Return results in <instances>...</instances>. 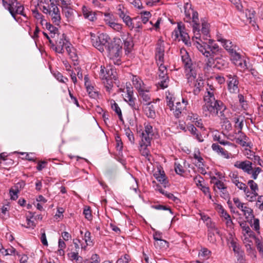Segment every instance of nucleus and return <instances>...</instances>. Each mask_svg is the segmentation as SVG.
I'll return each instance as SVG.
<instances>
[{
	"label": "nucleus",
	"mask_w": 263,
	"mask_h": 263,
	"mask_svg": "<svg viewBox=\"0 0 263 263\" xmlns=\"http://www.w3.org/2000/svg\"><path fill=\"white\" fill-rule=\"evenodd\" d=\"M202 26L201 32L204 40H206V42H203L202 45L199 43V41H196L197 47L205 57L204 71L206 74H210L212 73L214 64V43L213 40L208 39L210 37L209 24L205 22L202 23Z\"/></svg>",
	"instance_id": "f257e3e1"
},
{
	"label": "nucleus",
	"mask_w": 263,
	"mask_h": 263,
	"mask_svg": "<svg viewBox=\"0 0 263 263\" xmlns=\"http://www.w3.org/2000/svg\"><path fill=\"white\" fill-rule=\"evenodd\" d=\"M185 17L184 21L186 22L191 23V21L193 23V31L194 36L193 39H194L200 41L201 34L200 33V24L199 23L198 14L197 12L195 11L191 8V5L186 3L184 6Z\"/></svg>",
	"instance_id": "f03ea898"
},
{
	"label": "nucleus",
	"mask_w": 263,
	"mask_h": 263,
	"mask_svg": "<svg viewBox=\"0 0 263 263\" xmlns=\"http://www.w3.org/2000/svg\"><path fill=\"white\" fill-rule=\"evenodd\" d=\"M120 42L119 39L111 41L105 48L108 52L107 56L109 58L110 64L112 63L116 65L121 64L122 46H120Z\"/></svg>",
	"instance_id": "7ed1b4c3"
},
{
	"label": "nucleus",
	"mask_w": 263,
	"mask_h": 263,
	"mask_svg": "<svg viewBox=\"0 0 263 263\" xmlns=\"http://www.w3.org/2000/svg\"><path fill=\"white\" fill-rule=\"evenodd\" d=\"M206 91L203 97L204 105L202 106L203 112L205 116H210L213 114L214 106L212 105L214 100V87L212 80L208 78Z\"/></svg>",
	"instance_id": "20e7f679"
},
{
	"label": "nucleus",
	"mask_w": 263,
	"mask_h": 263,
	"mask_svg": "<svg viewBox=\"0 0 263 263\" xmlns=\"http://www.w3.org/2000/svg\"><path fill=\"white\" fill-rule=\"evenodd\" d=\"M42 11L50 16L51 21L55 25H59L60 24L61 20L60 10L53 2H51L48 6H43Z\"/></svg>",
	"instance_id": "39448f33"
},
{
	"label": "nucleus",
	"mask_w": 263,
	"mask_h": 263,
	"mask_svg": "<svg viewBox=\"0 0 263 263\" xmlns=\"http://www.w3.org/2000/svg\"><path fill=\"white\" fill-rule=\"evenodd\" d=\"M196 71L186 74L187 83L192 88H194L193 92L195 95H198L201 88L203 86V81L201 78H196Z\"/></svg>",
	"instance_id": "423d86ee"
},
{
	"label": "nucleus",
	"mask_w": 263,
	"mask_h": 263,
	"mask_svg": "<svg viewBox=\"0 0 263 263\" xmlns=\"http://www.w3.org/2000/svg\"><path fill=\"white\" fill-rule=\"evenodd\" d=\"M109 36L104 33H101L97 36H94L91 39L92 43L94 47L97 48L101 52L104 50V47L107 46L111 41Z\"/></svg>",
	"instance_id": "0eeeda50"
},
{
	"label": "nucleus",
	"mask_w": 263,
	"mask_h": 263,
	"mask_svg": "<svg viewBox=\"0 0 263 263\" xmlns=\"http://www.w3.org/2000/svg\"><path fill=\"white\" fill-rule=\"evenodd\" d=\"M230 54L233 63L239 68L240 70L244 71L247 69L250 68V66H248V60L242 58L240 54L236 52V49L231 50V52Z\"/></svg>",
	"instance_id": "6e6552de"
},
{
	"label": "nucleus",
	"mask_w": 263,
	"mask_h": 263,
	"mask_svg": "<svg viewBox=\"0 0 263 263\" xmlns=\"http://www.w3.org/2000/svg\"><path fill=\"white\" fill-rule=\"evenodd\" d=\"M24 7L21 5L17 0H11V5L9 11L12 16L17 22L19 21L20 17H16V14H20L26 18H27L26 14L24 12Z\"/></svg>",
	"instance_id": "1a4fd4ad"
},
{
	"label": "nucleus",
	"mask_w": 263,
	"mask_h": 263,
	"mask_svg": "<svg viewBox=\"0 0 263 263\" xmlns=\"http://www.w3.org/2000/svg\"><path fill=\"white\" fill-rule=\"evenodd\" d=\"M158 76L160 79L158 85L160 88L164 89L167 87L169 82L167 70L166 66L162 63L159 66Z\"/></svg>",
	"instance_id": "9d476101"
},
{
	"label": "nucleus",
	"mask_w": 263,
	"mask_h": 263,
	"mask_svg": "<svg viewBox=\"0 0 263 263\" xmlns=\"http://www.w3.org/2000/svg\"><path fill=\"white\" fill-rule=\"evenodd\" d=\"M180 54L182 62L184 65L186 74L191 73L192 72V71H195L196 70L193 67L191 60L186 50L184 49H181Z\"/></svg>",
	"instance_id": "9b49d317"
},
{
	"label": "nucleus",
	"mask_w": 263,
	"mask_h": 263,
	"mask_svg": "<svg viewBox=\"0 0 263 263\" xmlns=\"http://www.w3.org/2000/svg\"><path fill=\"white\" fill-rule=\"evenodd\" d=\"M233 201L236 206L241 211L243 212V215L246 216L247 221L254 218L253 210L249 207L246 206L244 203L241 202L238 198L235 197L233 198Z\"/></svg>",
	"instance_id": "f8f14e48"
},
{
	"label": "nucleus",
	"mask_w": 263,
	"mask_h": 263,
	"mask_svg": "<svg viewBox=\"0 0 263 263\" xmlns=\"http://www.w3.org/2000/svg\"><path fill=\"white\" fill-rule=\"evenodd\" d=\"M228 80V89L230 93H237L239 92V80L238 78L235 74H228L227 76Z\"/></svg>",
	"instance_id": "ddd939ff"
},
{
	"label": "nucleus",
	"mask_w": 263,
	"mask_h": 263,
	"mask_svg": "<svg viewBox=\"0 0 263 263\" xmlns=\"http://www.w3.org/2000/svg\"><path fill=\"white\" fill-rule=\"evenodd\" d=\"M141 140L146 142H151L154 135L153 126L150 124H144V129L138 132Z\"/></svg>",
	"instance_id": "4468645a"
},
{
	"label": "nucleus",
	"mask_w": 263,
	"mask_h": 263,
	"mask_svg": "<svg viewBox=\"0 0 263 263\" xmlns=\"http://www.w3.org/2000/svg\"><path fill=\"white\" fill-rule=\"evenodd\" d=\"M133 91L129 87H127V96H125V100L134 110L139 111L141 104L136 102V99L133 97Z\"/></svg>",
	"instance_id": "2eb2a0df"
},
{
	"label": "nucleus",
	"mask_w": 263,
	"mask_h": 263,
	"mask_svg": "<svg viewBox=\"0 0 263 263\" xmlns=\"http://www.w3.org/2000/svg\"><path fill=\"white\" fill-rule=\"evenodd\" d=\"M187 104V102L182 99L181 102H176V105L175 106L173 105V107H171L170 109L173 111L175 117L179 118L181 116L182 112L185 109Z\"/></svg>",
	"instance_id": "dca6fc26"
},
{
	"label": "nucleus",
	"mask_w": 263,
	"mask_h": 263,
	"mask_svg": "<svg viewBox=\"0 0 263 263\" xmlns=\"http://www.w3.org/2000/svg\"><path fill=\"white\" fill-rule=\"evenodd\" d=\"M69 45H71V44L66 40V35L65 34L63 33L60 37L59 40L57 41L54 50L57 52L63 53L64 52V47H65L66 49V46H68Z\"/></svg>",
	"instance_id": "f3484780"
},
{
	"label": "nucleus",
	"mask_w": 263,
	"mask_h": 263,
	"mask_svg": "<svg viewBox=\"0 0 263 263\" xmlns=\"http://www.w3.org/2000/svg\"><path fill=\"white\" fill-rule=\"evenodd\" d=\"M234 166L236 168L243 170V172L251 174L252 170V163L249 161H237L234 163Z\"/></svg>",
	"instance_id": "a211bd4d"
},
{
	"label": "nucleus",
	"mask_w": 263,
	"mask_h": 263,
	"mask_svg": "<svg viewBox=\"0 0 263 263\" xmlns=\"http://www.w3.org/2000/svg\"><path fill=\"white\" fill-rule=\"evenodd\" d=\"M230 177L233 183H234L239 189L243 190L247 196H249V195L248 193H250V191L246 184L239 181L237 175L233 173L232 175H230Z\"/></svg>",
	"instance_id": "6ab92c4d"
},
{
	"label": "nucleus",
	"mask_w": 263,
	"mask_h": 263,
	"mask_svg": "<svg viewBox=\"0 0 263 263\" xmlns=\"http://www.w3.org/2000/svg\"><path fill=\"white\" fill-rule=\"evenodd\" d=\"M105 68H102L101 67L100 78L103 80L104 79H109L116 80V72L115 69L109 68L104 70Z\"/></svg>",
	"instance_id": "aec40b11"
},
{
	"label": "nucleus",
	"mask_w": 263,
	"mask_h": 263,
	"mask_svg": "<svg viewBox=\"0 0 263 263\" xmlns=\"http://www.w3.org/2000/svg\"><path fill=\"white\" fill-rule=\"evenodd\" d=\"M223 51L221 48H219L218 46L215 44V55L216 52H220ZM227 66V62L222 58L215 57V68L218 69H221L222 68Z\"/></svg>",
	"instance_id": "412c9836"
},
{
	"label": "nucleus",
	"mask_w": 263,
	"mask_h": 263,
	"mask_svg": "<svg viewBox=\"0 0 263 263\" xmlns=\"http://www.w3.org/2000/svg\"><path fill=\"white\" fill-rule=\"evenodd\" d=\"M217 40L221 43L222 46L230 53L231 50H235L236 46H234L229 40L224 39L221 34H217Z\"/></svg>",
	"instance_id": "4be33fe9"
},
{
	"label": "nucleus",
	"mask_w": 263,
	"mask_h": 263,
	"mask_svg": "<svg viewBox=\"0 0 263 263\" xmlns=\"http://www.w3.org/2000/svg\"><path fill=\"white\" fill-rule=\"evenodd\" d=\"M226 180H218L215 181V186L220 191L221 197L223 198H227L229 197V193L227 191V187L226 185L224 183Z\"/></svg>",
	"instance_id": "5701e85b"
},
{
	"label": "nucleus",
	"mask_w": 263,
	"mask_h": 263,
	"mask_svg": "<svg viewBox=\"0 0 263 263\" xmlns=\"http://www.w3.org/2000/svg\"><path fill=\"white\" fill-rule=\"evenodd\" d=\"M249 138L241 131H238L237 137L236 138V143L242 146L250 147L251 142H248Z\"/></svg>",
	"instance_id": "b1692460"
},
{
	"label": "nucleus",
	"mask_w": 263,
	"mask_h": 263,
	"mask_svg": "<svg viewBox=\"0 0 263 263\" xmlns=\"http://www.w3.org/2000/svg\"><path fill=\"white\" fill-rule=\"evenodd\" d=\"M150 89L149 87H147L141 90L138 91L139 96L142 98L143 104H149L152 103L151 98L150 95L148 93Z\"/></svg>",
	"instance_id": "393cba45"
},
{
	"label": "nucleus",
	"mask_w": 263,
	"mask_h": 263,
	"mask_svg": "<svg viewBox=\"0 0 263 263\" xmlns=\"http://www.w3.org/2000/svg\"><path fill=\"white\" fill-rule=\"evenodd\" d=\"M83 15L85 18L93 22L97 19L95 13L93 12L90 8L83 6L82 8Z\"/></svg>",
	"instance_id": "a878e982"
},
{
	"label": "nucleus",
	"mask_w": 263,
	"mask_h": 263,
	"mask_svg": "<svg viewBox=\"0 0 263 263\" xmlns=\"http://www.w3.org/2000/svg\"><path fill=\"white\" fill-rule=\"evenodd\" d=\"M156 191H158L162 195H164L168 199L172 200L174 202L178 203L180 201L179 199L175 196L173 194L169 193L163 189L161 186L157 184L155 188Z\"/></svg>",
	"instance_id": "bb28decb"
},
{
	"label": "nucleus",
	"mask_w": 263,
	"mask_h": 263,
	"mask_svg": "<svg viewBox=\"0 0 263 263\" xmlns=\"http://www.w3.org/2000/svg\"><path fill=\"white\" fill-rule=\"evenodd\" d=\"M248 185L251 190V192L250 191L249 194H251L252 196L249 199L250 201H253L256 200V197L258 196L257 191L258 190V185L253 180H250L248 182Z\"/></svg>",
	"instance_id": "cd10ccee"
},
{
	"label": "nucleus",
	"mask_w": 263,
	"mask_h": 263,
	"mask_svg": "<svg viewBox=\"0 0 263 263\" xmlns=\"http://www.w3.org/2000/svg\"><path fill=\"white\" fill-rule=\"evenodd\" d=\"M226 106L220 100L215 101V109H216L217 114L220 117L224 118V111L226 110Z\"/></svg>",
	"instance_id": "c85d7f7f"
},
{
	"label": "nucleus",
	"mask_w": 263,
	"mask_h": 263,
	"mask_svg": "<svg viewBox=\"0 0 263 263\" xmlns=\"http://www.w3.org/2000/svg\"><path fill=\"white\" fill-rule=\"evenodd\" d=\"M143 108L145 115L148 118L154 119L156 117L155 107L152 103L143 105Z\"/></svg>",
	"instance_id": "c756f323"
},
{
	"label": "nucleus",
	"mask_w": 263,
	"mask_h": 263,
	"mask_svg": "<svg viewBox=\"0 0 263 263\" xmlns=\"http://www.w3.org/2000/svg\"><path fill=\"white\" fill-rule=\"evenodd\" d=\"M178 32L180 34V37L182 42L186 45H190V38L187 33L183 30V28L180 24H178Z\"/></svg>",
	"instance_id": "7c9ffc66"
},
{
	"label": "nucleus",
	"mask_w": 263,
	"mask_h": 263,
	"mask_svg": "<svg viewBox=\"0 0 263 263\" xmlns=\"http://www.w3.org/2000/svg\"><path fill=\"white\" fill-rule=\"evenodd\" d=\"M132 82L133 85L138 91L147 87V86L144 84L142 80L136 76H133Z\"/></svg>",
	"instance_id": "2f4dec72"
},
{
	"label": "nucleus",
	"mask_w": 263,
	"mask_h": 263,
	"mask_svg": "<svg viewBox=\"0 0 263 263\" xmlns=\"http://www.w3.org/2000/svg\"><path fill=\"white\" fill-rule=\"evenodd\" d=\"M139 144V151L141 155L146 157H148L149 156V151L147 147L151 146V142H148V143H146V142L144 141L143 140L140 141Z\"/></svg>",
	"instance_id": "473e14b6"
},
{
	"label": "nucleus",
	"mask_w": 263,
	"mask_h": 263,
	"mask_svg": "<svg viewBox=\"0 0 263 263\" xmlns=\"http://www.w3.org/2000/svg\"><path fill=\"white\" fill-rule=\"evenodd\" d=\"M202 219L205 221L206 224L208 228V239L212 241L213 240V235H214L213 232V227L212 226L213 223L211 221V219L209 217H206L204 216L202 217Z\"/></svg>",
	"instance_id": "72a5a7b5"
},
{
	"label": "nucleus",
	"mask_w": 263,
	"mask_h": 263,
	"mask_svg": "<svg viewBox=\"0 0 263 263\" xmlns=\"http://www.w3.org/2000/svg\"><path fill=\"white\" fill-rule=\"evenodd\" d=\"M155 178L160 183L164 184V186L166 187V184L167 183L166 180V176L163 171L158 170V171L154 174Z\"/></svg>",
	"instance_id": "f704fd0d"
},
{
	"label": "nucleus",
	"mask_w": 263,
	"mask_h": 263,
	"mask_svg": "<svg viewBox=\"0 0 263 263\" xmlns=\"http://www.w3.org/2000/svg\"><path fill=\"white\" fill-rule=\"evenodd\" d=\"M123 22L126 24V25L131 29H133L135 26V21L138 20L137 17L134 18L132 19L128 15H127L126 14L124 15V17H122L121 18Z\"/></svg>",
	"instance_id": "c9c22d12"
},
{
	"label": "nucleus",
	"mask_w": 263,
	"mask_h": 263,
	"mask_svg": "<svg viewBox=\"0 0 263 263\" xmlns=\"http://www.w3.org/2000/svg\"><path fill=\"white\" fill-rule=\"evenodd\" d=\"M215 209L217 211L221 217L223 218L224 219L230 218V215L227 212L221 205H215Z\"/></svg>",
	"instance_id": "e433bc0d"
},
{
	"label": "nucleus",
	"mask_w": 263,
	"mask_h": 263,
	"mask_svg": "<svg viewBox=\"0 0 263 263\" xmlns=\"http://www.w3.org/2000/svg\"><path fill=\"white\" fill-rule=\"evenodd\" d=\"M66 51L69 55L70 58L73 61L77 62L78 61V55L76 53L75 49L72 46L71 44L66 46Z\"/></svg>",
	"instance_id": "4c0bfd02"
},
{
	"label": "nucleus",
	"mask_w": 263,
	"mask_h": 263,
	"mask_svg": "<svg viewBox=\"0 0 263 263\" xmlns=\"http://www.w3.org/2000/svg\"><path fill=\"white\" fill-rule=\"evenodd\" d=\"M215 151L219 155L221 156L224 158H229V153L222 148L221 146L215 143Z\"/></svg>",
	"instance_id": "58836bf2"
},
{
	"label": "nucleus",
	"mask_w": 263,
	"mask_h": 263,
	"mask_svg": "<svg viewBox=\"0 0 263 263\" xmlns=\"http://www.w3.org/2000/svg\"><path fill=\"white\" fill-rule=\"evenodd\" d=\"M86 88L89 97L93 99H97L98 97V92L96 91L93 86L90 84L86 83Z\"/></svg>",
	"instance_id": "ea45409f"
},
{
	"label": "nucleus",
	"mask_w": 263,
	"mask_h": 263,
	"mask_svg": "<svg viewBox=\"0 0 263 263\" xmlns=\"http://www.w3.org/2000/svg\"><path fill=\"white\" fill-rule=\"evenodd\" d=\"M0 252L4 256L11 255L12 254L15 255V253L16 255L20 256L18 253L17 252L16 250L13 247H11L7 249H5L4 248H2L1 249H0Z\"/></svg>",
	"instance_id": "a19ab883"
},
{
	"label": "nucleus",
	"mask_w": 263,
	"mask_h": 263,
	"mask_svg": "<svg viewBox=\"0 0 263 263\" xmlns=\"http://www.w3.org/2000/svg\"><path fill=\"white\" fill-rule=\"evenodd\" d=\"M111 108L118 115L119 119L120 120H123L121 110L118 104L116 103L115 101H113V103H111Z\"/></svg>",
	"instance_id": "79ce46f5"
},
{
	"label": "nucleus",
	"mask_w": 263,
	"mask_h": 263,
	"mask_svg": "<svg viewBox=\"0 0 263 263\" xmlns=\"http://www.w3.org/2000/svg\"><path fill=\"white\" fill-rule=\"evenodd\" d=\"M141 18H138L139 20H141L143 24H146L151 16V14L149 11H143L141 13Z\"/></svg>",
	"instance_id": "37998d69"
},
{
	"label": "nucleus",
	"mask_w": 263,
	"mask_h": 263,
	"mask_svg": "<svg viewBox=\"0 0 263 263\" xmlns=\"http://www.w3.org/2000/svg\"><path fill=\"white\" fill-rule=\"evenodd\" d=\"M231 247L233 248V250L235 253V255L239 254V253L243 252L242 251L240 250V248L239 245L236 243V242L232 239L230 241Z\"/></svg>",
	"instance_id": "c03bdc74"
},
{
	"label": "nucleus",
	"mask_w": 263,
	"mask_h": 263,
	"mask_svg": "<svg viewBox=\"0 0 263 263\" xmlns=\"http://www.w3.org/2000/svg\"><path fill=\"white\" fill-rule=\"evenodd\" d=\"M126 9L121 5H119L117 7V13L120 18L124 17V15L126 14Z\"/></svg>",
	"instance_id": "a18cd8bd"
},
{
	"label": "nucleus",
	"mask_w": 263,
	"mask_h": 263,
	"mask_svg": "<svg viewBox=\"0 0 263 263\" xmlns=\"http://www.w3.org/2000/svg\"><path fill=\"white\" fill-rule=\"evenodd\" d=\"M164 52V47L163 43L161 40H159L157 44L156 48V54H163Z\"/></svg>",
	"instance_id": "49530a36"
},
{
	"label": "nucleus",
	"mask_w": 263,
	"mask_h": 263,
	"mask_svg": "<svg viewBox=\"0 0 263 263\" xmlns=\"http://www.w3.org/2000/svg\"><path fill=\"white\" fill-rule=\"evenodd\" d=\"M194 158L196 159L198 162L197 163V165H198L199 167H200L203 165V158L200 156V153L199 151H197V152H195L193 154Z\"/></svg>",
	"instance_id": "de8ad7c7"
},
{
	"label": "nucleus",
	"mask_w": 263,
	"mask_h": 263,
	"mask_svg": "<svg viewBox=\"0 0 263 263\" xmlns=\"http://www.w3.org/2000/svg\"><path fill=\"white\" fill-rule=\"evenodd\" d=\"M248 221H249L251 223V227L253 228L254 229V230L259 233L260 228L259 219L256 218L254 219L253 223L252 219L251 220L250 219Z\"/></svg>",
	"instance_id": "09e8293b"
},
{
	"label": "nucleus",
	"mask_w": 263,
	"mask_h": 263,
	"mask_svg": "<svg viewBox=\"0 0 263 263\" xmlns=\"http://www.w3.org/2000/svg\"><path fill=\"white\" fill-rule=\"evenodd\" d=\"M125 135L127 137L129 141L132 144L135 143V138L133 132L129 129V128H126L125 129Z\"/></svg>",
	"instance_id": "8fccbe9b"
},
{
	"label": "nucleus",
	"mask_w": 263,
	"mask_h": 263,
	"mask_svg": "<svg viewBox=\"0 0 263 263\" xmlns=\"http://www.w3.org/2000/svg\"><path fill=\"white\" fill-rule=\"evenodd\" d=\"M32 13L33 14V16L37 20H40V23L41 25H43V23L45 21L44 20H43V15L41 13H40L39 11L35 9L34 10H32Z\"/></svg>",
	"instance_id": "3c124183"
},
{
	"label": "nucleus",
	"mask_w": 263,
	"mask_h": 263,
	"mask_svg": "<svg viewBox=\"0 0 263 263\" xmlns=\"http://www.w3.org/2000/svg\"><path fill=\"white\" fill-rule=\"evenodd\" d=\"M130 260V257L129 255L125 254L121 256L117 260L116 263H128Z\"/></svg>",
	"instance_id": "603ef678"
},
{
	"label": "nucleus",
	"mask_w": 263,
	"mask_h": 263,
	"mask_svg": "<svg viewBox=\"0 0 263 263\" xmlns=\"http://www.w3.org/2000/svg\"><path fill=\"white\" fill-rule=\"evenodd\" d=\"M124 36L122 37V40L124 41V45L126 46L127 48H129L130 47H132V39L131 36H129L128 35L126 38L124 37Z\"/></svg>",
	"instance_id": "864d4df0"
},
{
	"label": "nucleus",
	"mask_w": 263,
	"mask_h": 263,
	"mask_svg": "<svg viewBox=\"0 0 263 263\" xmlns=\"http://www.w3.org/2000/svg\"><path fill=\"white\" fill-rule=\"evenodd\" d=\"M244 154L247 158L252 161L256 156L255 155V153L249 149H246Z\"/></svg>",
	"instance_id": "5fc2aeb1"
},
{
	"label": "nucleus",
	"mask_w": 263,
	"mask_h": 263,
	"mask_svg": "<svg viewBox=\"0 0 263 263\" xmlns=\"http://www.w3.org/2000/svg\"><path fill=\"white\" fill-rule=\"evenodd\" d=\"M69 255L72 259L75 260L77 262H82V258L78 255V253L71 252L70 254H69Z\"/></svg>",
	"instance_id": "6e6d98bb"
},
{
	"label": "nucleus",
	"mask_w": 263,
	"mask_h": 263,
	"mask_svg": "<svg viewBox=\"0 0 263 263\" xmlns=\"http://www.w3.org/2000/svg\"><path fill=\"white\" fill-rule=\"evenodd\" d=\"M154 239L157 241V242L155 243L156 246L159 245L158 241L160 242V245H163V243L166 244L167 243L166 241L162 240L160 236V234L157 233L154 235Z\"/></svg>",
	"instance_id": "4d7b16f0"
},
{
	"label": "nucleus",
	"mask_w": 263,
	"mask_h": 263,
	"mask_svg": "<svg viewBox=\"0 0 263 263\" xmlns=\"http://www.w3.org/2000/svg\"><path fill=\"white\" fill-rule=\"evenodd\" d=\"M63 13H64L65 16L67 18H70L72 16L73 14V10L70 8V7H68L65 8H63L62 9Z\"/></svg>",
	"instance_id": "13d9d810"
},
{
	"label": "nucleus",
	"mask_w": 263,
	"mask_h": 263,
	"mask_svg": "<svg viewBox=\"0 0 263 263\" xmlns=\"http://www.w3.org/2000/svg\"><path fill=\"white\" fill-rule=\"evenodd\" d=\"M84 240L88 246H90L92 243V241L91 239V233L89 231H86L84 234Z\"/></svg>",
	"instance_id": "bf43d9fd"
},
{
	"label": "nucleus",
	"mask_w": 263,
	"mask_h": 263,
	"mask_svg": "<svg viewBox=\"0 0 263 263\" xmlns=\"http://www.w3.org/2000/svg\"><path fill=\"white\" fill-rule=\"evenodd\" d=\"M236 257L237 258V263H247L243 252L236 255Z\"/></svg>",
	"instance_id": "052dcab7"
},
{
	"label": "nucleus",
	"mask_w": 263,
	"mask_h": 263,
	"mask_svg": "<svg viewBox=\"0 0 263 263\" xmlns=\"http://www.w3.org/2000/svg\"><path fill=\"white\" fill-rule=\"evenodd\" d=\"M261 169L259 167H255L254 169L253 170V169L251 171V177L253 179H256L257 178L258 174L261 172Z\"/></svg>",
	"instance_id": "680f3d73"
},
{
	"label": "nucleus",
	"mask_w": 263,
	"mask_h": 263,
	"mask_svg": "<svg viewBox=\"0 0 263 263\" xmlns=\"http://www.w3.org/2000/svg\"><path fill=\"white\" fill-rule=\"evenodd\" d=\"M45 24H46V28L49 31H50L51 33H53L54 34V35H55V34L58 32V29L57 27L53 26L50 23L46 22Z\"/></svg>",
	"instance_id": "e2e57ef3"
},
{
	"label": "nucleus",
	"mask_w": 263,
	"mask_h": 263,
	"mask_svg": "<svg viewBox=\"0 0 263 263\" xmlns=\"http://www.w3.org/2000/svg\"><path fill=\"white\" fill-rule=\"evenodd\" d=\"M247 17L251 20L255 17V11L253 9H247L246 11Z\"/></svg>",
	"instance_id": "0e129e2a"
},
{
	"label": "nucleus",
	"mask_w": 263,
	"mask_h": 263,
	"mask_svg": "<svg viewBox=\"0 0 263 263\" xmlns=\"http://www.w3.org/2000/svg\"><path fill=\"white\" fill-rule=\"evenodd\" d=\"M113 79H104L103 80L104 81L103 82L105 87L106 88L107 90L109 91V90L112 88V80Z\"/></svg>",
	"instance_id": "69168bd1"
},
{
	"label": "nucleus",
	"mask_w": 263,
	"mask_h": 263,
	"mask_svg": "<svg viewBox=\"0 0 263 263\" xmlns=\"http://www.w3.org/2000/svg\"><path fill=\"white\" fill-rule=\"evenodd\" d=\"M110 25L109 26L117 31H120L122 28L121 24L116 23L115 22H113L112 23H110Z\"/></svg>",
	"instance_id": "338daca9"
},
{
	"label": "nucleus",
	"mask_w": 263,
	"mask_h": 263,
	"mask_svg": "<svg viewBox=\"0 0 263 263\" xmlns=\"http://www.w3.org/2000/svg\"><path fill=\"white\" fill-rule=\"evenodd\" d=\"M83 214L85 215V218L90 220L92 218V215L91 213V210L89 207H87L84 209L83 211Z\"/></svg>",
	"instance_id": "774afa93"
}]
</instances>
